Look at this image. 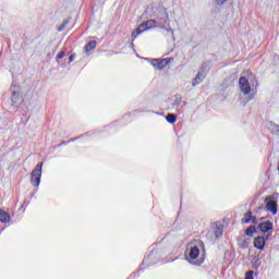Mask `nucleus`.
I'll use <instances>...</instances> for the list:
<instances>
[{
  "mask_svg": "<svg viewBox=\"0 0 279 279\" xmlns=\"http://www.w3.org/2000/svg\"><path fill=\"white\" fill-rule=\"evenodd\" d=\"M154 27H158L156 20H148L143 22L137 28L132 32V40H136L137 36L143 34V32H147V29H154Z\"/></svg>",
  "mask_w": 279,
  "mask_h": 279,
  "instance_id": "nucleus-1",
  "label": "nucleus"
},
{
  "mask_svg": "<svg viewBox=\"0 0 279 279\" xmlns=\"http://www.w3.org/2000/svg\"><path fill=\"white\" fill-rule=\"evenodd\" d=\"M223 236V225L221 222H214L211 229L207 232V239L210 241H217Z\"/></svg>",
  "mask_w": 279,
  "mask_h": 279,
  "instance_id": "nucleus-2",
  "label": "nucleus"
},
{
  "mask_svg": "<svg viewBox=\"0 0 279 279\" xmlns=\"http://www.w3.org/2000/svg\"><path fill=\"white\" fill-rule=\"evenodd\" d=\"M41 175H43V162L37 163L35 169L32 171L31 184H33V186H39Z\"/></svg>",
  "mask_w": 279,
  "mask_h": 279,
  "instance_id": "nucleus-3",
  "label": "nucleus"
},
{
  "mask_svg": "<svg viewBox=\"0 0 279 279\" xmlns=\"http://www.w3.org/2000/svg\"><path fill=\"white\" fill-rule=\"evenodd\" d=\"M156 22H157V27H161L168 31L171 29V28H167V23L169 22V14L167 13V11H160Z\"/></svg>",
  "mask_w": 279,
  "mask_h": 279,
  "instance_id": "nucleus-4",
  "label": "nucleus"
},
{
  "mask_svg": "<svg viewBox=\"0 0 279 279\" xmlns=\"http://www.w3.org/2000/svg\"><path fill=\"white\" fill-rule=\"evenodd\" d=\"M239 86L243 95H250L252 93V86H250V81L245 76L240 77Z\"/></svg>",
  "mask_w": 279,
  "mask_h": 279,
  "instance_id": "nucleus-5",
  "label": "nucleus"
},
{
  "mask_svg": "<svg viewBox=\"0 0 279 279\" xmlns=\"http://www.w3.org/2000/svg\"><path fill=\"white\" fill-rule=\"evenodd\" d=\"M266 210L272 213V215H277L278 213V203L276 201H271V196L266 197Z\"/></svg>",
  "mask_w": 279,
  "mask_h": 279,
  "instance_id": "nucleus-6",
  "label": "nucleus"
},
{
  "mask_svg": "<svg viewBox=\"0 0 279 279\" xmlns=\"http://www.w3.org/2000/svg\"><path fill=\"white\" fill-rule=\"evenodd\" d=\"M168 64H169V59H155L153 61V66L157 71H162V69H165V66H167Z\"/></svg>",
  "mask_w": 279,
  "mask_h": 279,
  "instance_id": "nucleus-7",
  "label": "nucleus"
},
{
  "mask_svg": "<svg viewBox=\"0 0 279 279\" xmlns=\"http://www.w3.org/2000/svg\"><path fill=\"white\" fill-rule=\"evenodd\" d=\"M205 77H206V73L204 71V68H202L196 74L195 78L193 80L192 86H197V84H202Z\"/></svg>",
  "mask_w": 279,
  "mask_h": 279,
  "instance_id": "nucleus-8",
  "label": "nucleus"
},
{
  "mask_svg": "<svg viewBox=\"0 0 279 279\" xmlns=\"http://www.w3.org/2000/svg\"><path fill=\"white\" fill-rule=\"evenodd\" d=\"M258 230H260V232H269V230H274V222L271 221L260 222L258 225Z\"/></svg>",
  "mask_w": 279,
  "mask_h": 279,
  "instance_id": "nucleus-9",
  "label": "nucleus"
},
{
  "mask_svg": "<svg viewBox=\"0 0 279 279\" xmlns=\"http://www.w3.org/2000/svg\"><path fill=\"white\" fill-rule=\"evenodd\" d=\"M254 246L256 247V250H265V238L263 236L255 238Z\"/></svg>",
  "mask_w": 279,
  "mask_h": 279,
  "instance_id": "nucleus-10",
  "label": "nucleus"
},
{
  "mask_svg": "<svg viewBox=\"0 0 279 279\" xmlns=\"http://www.w3.org/2000/svg\"><path fill=\"white\" fill-rule=\"evenodd\" d=\"M197 256H199V248L197 246H194L191 248L190 251V256H189V260H195L197 258Z\"/></svg>",
  "mask_w": 279,
  "mask_h": 279,
  "instance_id": "nucleus-11",
  "label": "nucleus"
},
{
  "mask_svg": "<svg viewBox=\"0 0 279 279\" xmlns=\"http://www.w3.org/2000/svg\"><path fill=\"white\" fill-rule=\"evenodd\" d=\"M0 221L2 223H8V221H10V215H8L5 210L0 209Z\"/></svg>",
  "mask_w": 279,
  "mask_h": 279,
  "instance_id": "nucleus-12",
  "label": "nucleus"
},
{
  "mask_svg": "<svg viewBox=\"0 0 279 279\" xmlns=\"http://www.w3.org/2000/svg\"><path fill=\"white\" fill-rule=\"evenodd\" d=\"M268 129L271 131L272 134H278L279 133V125L276 124L275 122H269L268 123Z\"/></svg>",
  "mask_w": 279,
  "mask_h": 279,
  "instance_id": "nucleus-13",
  "label": "nucleus"
},
{
  "mask_svg": "<svg viewBox=\"0 0 279 279\" xmlns=\"http://www.w3.org/2000/svg\"><path fill=\"white\" fill-rule=\"evenodd\" d=\"M14 88L15 89H13V92H12L11 101L13 104H16L19 101V92H16V90H19V87L14 86Z\"/></svg>",
  "mask_w": 279,
  "mask_h": 279,
  "instance_id": "nucleus-14",
  "label": "nucleus"
},
{
  "mask_svg": "<svg viewBox=\"0 0 279 279\" xmlns=\"http://www.w3.org/2000/svg\"><path fill=\"white\" fill-rule=\"evenodd\" d=\"M95 47H97V41H95V40L89 41V43L85 46V51L88 53V51H93V49H95Z\"/></svg>",
  "mask_w": 279,
  "mask_h": 279,
  "instance_id": "nucleus-15",
  "label": "nucleus"
},
{
  "mask_svg": "<svg viewBox=\"0 0 279 279\" xmlns=\"http://www.w3.org/2000/svg\"><path fill=\"white\" fill-rule=\"evenodd\" d=\"M253 217L254 216H252V211L246 213L242 219V223H251Z\"/></svg>",
  "mask_w": 279,
  "mask_h": 279,
  "instance_id": "nucleus-16",
  "label": "nucleus"
},
{
  "mask_svg": "<svg viewBox=\"0 0 279 279\" xmlns=\"http://www.w3.org/2000/svg\"><path fill=\"white\" fill-rule=\"evenodd\" d=\"M254 232H256V227L251 226L246 229L245 234L246 236H254Z\"/></svg>",
  "mask_w": 279,
  "mask_h": 279,
  "instance_id": "nucleus-17",
  "label": "nucleus"
},
{
  "mask_svg": "<svg viewBox=\"0 0 279 279\" xmlns=\"http://www.w3.org/2000/svg\"><path fill=\"white\" fill-rule=\"evenodd\" d=\"M166 119H167L168 123H175V121H177L175 114H173V113L168 114L166 117Z\"/></svg>",
  "mask_w": 279,
  "mask_h": 279,
  "instance_id": "nucleus-18",
  "label": "nucleus"
},
{
  "mask_svg": "<svg viewBox=\"0 0 279 279\" xmlns=\"http://www.w3.org/2000/svg\"><path fill=\"white\" fill-rule=\"evenodd\" d=\"M245 279H254V271H252V270L246 271Z\"/></svg>",
  "mask_w": 279,
  "mask_h": 279,
  "instance_id": "nucleus-19",
  "label": "nucleus"
},
{
  "mask_svg": "<svg viewBox=\"0 0 279 279\" xmlns=\"http://www.w3.org/2000/svg\"><path fill=\"white\" fill-rule=\"evenodd\" d=\"M216 2L217 5H223V3H226V1L228 0H214Z\"/></svg>",
  "mask_w": 279,
  "mask_h": 279,
  "instance_id": "nucleus-20",
  "label": "nucleus"
},
{
  "mask_svg": "<svg viewBox=\"0 0 279 279\" xmlns=\"http://www.w3.org/2000/svg\"><path fill=\"white\" fill-rule=\"evenodd\" d=\"M58 58H59V60H62V58H64V51L59 52Z\"/></svg>",
  "mask_w": 279,
  "mask_h": 279,
  "instance_id": "nucleus-21",
  "label": "nucleus"
},
{
  "mask_svg": "<svg viewBox=\"0 0 279 279\" xmlns=\"http://www.w3.org/2000/svg\"><path fill=\"white\" fill-rule=\"evenodd\" d=\"M251 223H254V225L258 223V220L256 219V217L253 216V218H251Z\"/></svg>",
  "mask_w": 279,
  "mask_h": 279,
  "instance_id": "nucleus-22",
  "label": "nucleus"
},
{
  "mask_svg": "<svg viewBox=\"0 0 279 279\" xmlns=\"http://www.w3.org/2000/svg\"><path fill=\"white\" fill-rule=\"evenodd\" d=\"M74 59H75V57L70 56L69 61H70V62H73Z\"/></svg>",
  "mask_w": 279,
  "mask_h": 279,
  "instance_id": "nucleus-23",
  "label": "nucleus"
},
{
  "mask_svg": "<svg viewBox=\"0 0 279 279\" xmlns=\"http://www.w3.org/2000/svg\"><path fill=\"white\" fill-rule=\"evenodd\" d=\"M191 263H192L193 265H197V263H195V262H194V263H193V262H191Z\"/></svg>",
  "mask_w": 279,
  "mask_h": 279,
  "instance_id": "nucleus-24",
  "label": "nucleus"
}]
</instances>
